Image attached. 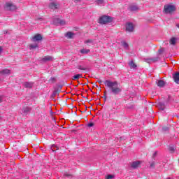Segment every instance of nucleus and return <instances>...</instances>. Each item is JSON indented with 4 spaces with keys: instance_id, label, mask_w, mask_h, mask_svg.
I'll return each instance as SVG.
<instances>
[{
    "instance_id": "nucleus-14",
    "label": "nucleus",
    "mask_w": 179,
    "mask_h": 179,
    "mask_svg": "<svg viewBox=\"0 0 179 179\" xmlns=\"http://www.w3.org/2000/svg\"><path fill=\"white\" fill-rule=\"evenodd\" d=\"M24 87L31 88L33 87V83L25 82L23 83Z\"/></svg>"
},
{
    "instance_id": "nucleus-6",
    "label": "nucleus",
    "mask_w": 179,
    "mask_h": 179,
    "mask_svg": "<svg viewBox=\"0 0 179 179\" xmlns=\"http://www.w3.org/2000/svg\"><path fill=\"white\" fill-rule=\"evenodd\" d=\"M43 40V36H41V34H36L31 38V41H34V43H36V41H41Z\"/></svg>"
},
{
    "instance_id": "nucleus-31",
    "label": "nucleus",
    "mask_w": 179,
    "mask_h": 179,
    "mask_svg": "<svg viewBox=\"0 0 179 179\" xmlns=\"http://www.w3.org/2000/svg\"><path fill=\"white\" fill-rule=\"evenodd\" d=\"M8 31H3V34H8Z\"/></svg>"
},
{
    "instance_id": "nucleus-7",
    "label": "nucleus",
    "mask_w": 179,
    "mask_h": 179,
    "mask_svg": "<svg viewBox=\"0 0 179 179\" xmlns=\"http://www.w3.org/2000/svg\"><path fill=\"white\" fill-rule=\"evenodd\" d=\"M55 24H59L60 26H65L66 24V22L64 20H59V18H57L55 20Z\"/></svg>"
},
{
    "instance_id": "nucleus-21",
    "label": "nucleus",
    "mask_w": 179,
    "mask_h": 179,
    "mask_svg": "<svg viewBox=\"0 0 179 179\" xmlns=\"http://www.w3.org/2000/svg\"><path fill=\"white\" fill-rule=\"evenodd\" d=\"M176 43H177V38H171L170 44H172L173 45H174V44H176Z\"/></svg>"
},
{
    "instance_id": "nucleus-25",
    "label": "nucleus",
    "mask_w": 179,
    "mask_h": 179,
    "mask_svg": "<svg viewBox=\"0 0 179 179\" xmlns=\"http://www.w3.org/2000/svg\"><path fill=\"white\" fill-rule=\"evenodd\" d=\"M31 110V109L29 107H24L23 108L22 111L26 113H29Z\"/></svg>"
},
{
    "instance_id": "nucleus-16",
    "label": "nucleus",
    "mask_w": 179,
    "mask_h": 179,
    "mask_svg": "<svg viewBox=\"0 0 179 179\" xmlns=\"http://www.w3.org/2000/svg\"><path fill=\"white\" fill-rule=\"evenodd\" d=\"M82 78V74H76L72 77L73 80H78V79H80Z\"/></svg>"
},
{
    "instance_id": "nucleus-26",
    "label": "nucleus",
    "mask_w": 179,
    "mask_h": 179,
    "mask_svg": "<svg viewBox=\"0 0 179 179\" xmlns=\"http://www.w3.org/2000/svg\"><path fill=\"white\" fill-rule=\"evenodd\" d=\"M51 149L52 152H55V150H58V147L55 145H52L51 146Z\"/></svg>"
},
{
    "instance_id": "nucleus-19",
    "label": "nucleus",
    "mask_w": 179,
    "mask_h": 179,
    "mask_svg": "<svg viewBox=\"0 0 179 179\" xmlns=\"http://www.w3.org/2000/svg\"><path fill=\"white\" fill-rule=\"evenodd\" d=\"M80 52H81V54H89V52H90V50L89 49H82L80 50Z\"/></svg>"
},
{
    "instance_id": "nucleus-15",
    "label": "nucleus",
    "mask_w": 179,
    "mask_h": 179,
    "mask_svg": "<svg viewBox=\"0 0 179 179\" xmlns=\"http://www.w3.org/2000/svg\"><path fill=\"white\" fill-rule=\"evenodd\" d=\"M50 9H58V5L55 3H50L49 5Z\"/></svg>"
},
{
    "instance_id": "nucleus-30",
    "label": "nucleus",
    "mask_w": 179,
    "mask_h": 179,
    "mask_svg": "<svg viewBox=\"0 0 179 179\" xmlns=\"http://www.w3.org/2000/svg\"><path fill=\"white\" fill-rule=\"evenodd\" d=\"M88 43H93V41L90 39L85 41V44H88Z\"/></svg>"
},
{
    "instance_id": "nucleus-29",
    "label": "nucleus",
    "mask_w": 179,
    "mask_h": 179,
    "mask_svg": "<svg viewBox=\"0 0 179 179\" xmlns=\"http://www.w3.org/2000/svg\"><path fill=\"white\" fill-rule=\"evenodd\" d=\"M94 123H89L87 124V127H89V128H92V127H94Z\"/></svg>"
},
{
    "instance_id": "nucleus-27",
    "label": "nucleus",
    "mask_w": 179,
    "mask_h": 179,
    "mask_svg": "<svg viewBox=\"0 0 179 179\" xmlns=\"http://www.w3.org/2000/svg\"><path fill=\"white\" fill-rule=\"evenodd\" d=\"M159 110H164V108H166V106H164V104L159 103Z\"/></svg>"
},
{
    "instance_id": "nucleus-3",
    "label": "nucleus",
    "mask_w": 179,
    "mask_h": 179,
    "mask_svg": "<svg viewBox=\"0 0 179 179\" xmlns=\"http://www.w3.org/2000/svg\"><path fill=\"white\" fill-rule=\"evenodd\" d=\"M4 9L5 10H10V12H14V10H17V7L12 2H6L4 6Z\"/></svg>"
},
{
    "instance_id": "nucleus-35",
    "label": "nucleus",
    "mask_w": 179,
    "mask_h": 179,
    "mask_svg": "<svg viewBox=\"0 0 179 179\" xmlns=\"http://www.w3.org/2000/svg\"><path fill=\"white\" fill-rule=\"evenodd\" d=\"M176 26H177V27L179 29V24H178Z\"/></svg>"
},
{
    "instance_id": "nucleus-23",
    "label": "nucleus",
    "mask_w": 179,
    "mask_h": 179,
    "mask_svg": "<svg viewBox=\"0 0 179 179\" xmlns=\"http://www.w3.org/2000/svg\"><path fill=\"white\" fill-rule=\"evenodd\" d=\"M38 46V45H37V43L29 45V48L31 50H34V49L37 48Z\"/></svg>"
},
{
    "instance_id": "nucleus-4",
    "label": "nucleus",
    "mask_w": 179,
    "mask_h": 179,
    "mask_svg": "<svg viewBox=\"0 0 179 179\" xmlns=\"http://www.w3.org/2000/svg\"><path fill=\"white\" fill-rule=\"evenodd\" d=\"M176 10V6L173 5H165L164 8V13H169L171 14L173 12Z\"/></svg>"
},
{
    "instance_id": "nucleus-33",
    "label": "nucleus",
    "mask_w": 179,
    "mask_h": 179,
    "mask_svg": "<svg viewBox=\"0 0 179 179\" xmlns=\"http://www.w3.org/2000/svg\"><path fill=\"white\" fill-rule=\"evenodd\" d=\"M0 103H2V96H0Z\"/></svg>"
},
{
    "instance_id": "nucleus-13",
    "label": "nucleus",
    "mask_w": 179,
    "mask_h": 179,
    "mask_svg": "<svg viewBox=\"0 0 179 179\" xmlns=\"http://www.w3.org/2000/svg\"><path fill=\"white\" fill-rule=\"evenodd\" d=\"M173 80L176 83H179V72L173 75Z\"/></svg>"
},
{
    "instance_id": "nucleus-34",
    "label": "nucleus",
    "mask_w": 179,
    "mask_h": 179,
    "mask_svg": "<svg viewBox=\"0 0 179 179\" xmlns=\"http://www.w3.org/2000/svg\"><path fill=\"white\" fill-rule=\"evenodd\" d=\"M170 150H174V148H170Z\"/></svg>"
},
{
    "instance_id": "nucleus-11",
    "label": "nucleus",
    "mask_w": 179,
    "mask_h": 179,
    "mask_svg": "<svg viewBox=\"0 0 179 179\" xmlns=\"http://www.w3.org/2000/svg\"><path fill=\"white\" fill-rule=\"evenodd\" d=\"M1 75H9L10 73V70L8 69H4L0 71Z\"/></svg>"
},
{
    "instance_id": "nucleus-17",
    "label": "nucleus",
    "mask_w": 179,
    "mask_h": 179,
    "mask_svg": "<svg viewBox=\"0 0 179 179\" xmlns=\"http://www.w3.org/2000/svg\"><path fill=\"white\" fill-rule=\"evenodd\" d=\"M75 34L72 32H67L66 34H65V37H67V38H72V37H73Z\"/></svg>"
},
{
    "instance_id": "nucleus-5",
    "label": "nucleus",
    "mask_w": 179,
    "mask_h": 179,
    "mask_svg": "<svg viewBox=\"0 0 179 179\" xmlns=\"http://www.w3.org/2000/svg\"><path fill=\"white\" fill-rule=\"evenodd\" d=\"M134 29H135V26H134V24H132L131 22H127L126 24L127 31L132 32V31H134Z\"/></svg>"
},
{
    "instance_id": "nucleus-10",
    "label": "nucleus",
    "mask_w": 179,
    "mask_h": 179,
    "mask_svg": "<svg viewBox=\"0 0 179 179\" xmlns=\"http://www.w3.org/2000/svg\"><path fill=\"white\" fill-rule=\"evenodd\" d=\"M42 62H47V61H52V57L51 56H45L41 59Z\"/></svg>"
},
{
    "instance_id": "nucleus-2",
    "label": "nucleus",
    "mask_w": 179,
    "mask_h": 179,
    "mask_svg": "<svg viewBox=\"0 0 179 179\" xmlns=\"http://www.w3.org/2000/svg\"><path fill=\"white\" fill-rule=\"evenodd\" d=\"M111 22H113V17L107 15H103L99 19V23H100L101 24L111 23Z\"/></svg>"
},
{
    "instance_id": "nucleus-1",
    "label": "nucleus",
    "mask_w": 179,
    "mask_h": 179,
    "mask_svg": "<svg viewBox=\"0 0 179 179\" xmlns=\"http://www.w3.org/2000/svg\"><path fill=\"white\" fill-rule=\"evenodd\" d=\"M105 86L110 88V90L113 94H120L122 92V88L118 85L117 81H111L106 80L104 82Z\"/></svg>"
},
{
    "instance_id": "nucleus-8",
    "label": "nucleus",
    "mask_w": 179,
    "mask_h": 179,
    "mask_svg": "<svg viewBox=\"0 0 179 179\" xmlns=\"http://www.w3.org/2000/svg\"><path fill=\"white\" fill-rule=\"evenodd\" d=\"M129 10H131V12H136L139 10V7H138L137 5L131 4L129 7Z\"/></svg>"
},
{
    "instance_id": "nucleus-9",
    "label": "nucleus",
    "mask_w": 179,
    "mask_h": 179,
    "mask_svg": "<svg viewBox=\"0 0 179 179\" xmlns=\"http://www.w3.org/2000/svg\"><path fill=\"white\" fill-rule=\"evenodd\" d=\"M141 163H142V162H141V161L134 162L131 164L132 169H138V167H139V166H141Z\"/></svg>"
},
{
    "instance_id": "nucleus-18",
    "label": "nucleus",
    "mask_w": 179,
    "mask_h": 179,
    "mask_svg": "<svg viewBox=\"0 0 179 179\" xmlns=\"http://www.w3.org/2000/svg\"><path fill=\"white\" fill-rule=\"evenodd\" d=\"M121 44L125 50H128V48L129 47V45H128V43H127V42L122 41L121 42Z\"/></svg>"
},
{
    "instance_id": "nucleus-32",
    "label": "nucleus",
    "mask_w": 179,
    "mask_h": 179,
    "mask_svg": "<svg viewBox=\"0 0 179 179\" xmlns=\"http://www.w3.org/2000/svg\"><path fill=\"white\" fill-rule=\"evenodd\" d=\"M2 52V47L0 46V54Z\"/></svg>"
},
{
    "instance_id": "nucleus-24",
    "label": "nucleus",
    "mask_w": 179,
    "mask_h": 179,
    "mask_svg": "<svg viewBox=\"0 0 179 179\" xmlns=\"http://www.w3.org/2000/svg\"><path fill=\"white\" fill-rule=\"evenodd\" d=\"M77 69H79L80 71H86V67L82 65H78Z\"/></svg>"
},
{
    "instance_id": "nucleus-22",
    "label": "nucleus",
    "mask_w": 179,
    "mask_h": 179,
    "mask_svg": "<svg viewBox=\"0 0 179 179\" xmlns=\"http://www.w3.org/2000/svg\"><path fill=\"white\" fill-rule=\"evenodd\" d=\"M96 3L99 6L104 5V0H96Z\"/></svg>"
},
{
    "instance_id": "nucleus-12",
    "label": "nucleus",
    "mask_w": 179,
    "mask_h": 179,
    "mask_svg": "<svg viewBox=\"0 0 179 179\" xmlns=\"http://www.w3.org/2000/svg\"><path fill=\"white\" fill-rule=\"evenodd\" d=\"M157 85L159 86V87H163L164 85H166V83L163 80H157Z\"/></svg>"
},
{
    "instance_id": "nucleus-28",
    "label": "nucleus",
    "mask_w": 179,
    "mask_h": 179,
    "mask_svg": "<svg viewBox=\"0 0 179 179\" xmlns=\"http://www.w3.org/2000/svg\"><path fill=\"white\" fill-rule=\"evenodd\" d=\"M107 179H113L114 178V175H108L106 176Z\"/></svg>"
},
{
    "instance_id": "nucleus-20",
    "label": "nucleus",
    "mask_w": 179,
    "mask_h": 179,
    "mask_svg": "<svg viewBox=\"0 0 179 179\" xmlns=\"http://www.w3.org/2000/svg\"><path fill=\"white\" fill-rule=\"evenodd\" d=\"M129 65L131 69H135V68H136V64L132 61L129 62Z\"/></svg>"
}]
</instances>
